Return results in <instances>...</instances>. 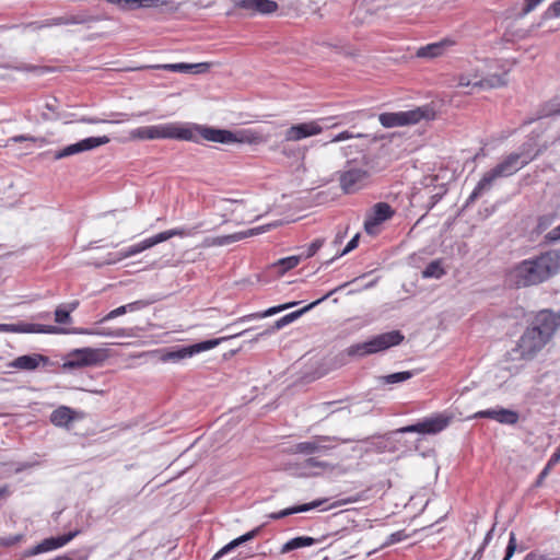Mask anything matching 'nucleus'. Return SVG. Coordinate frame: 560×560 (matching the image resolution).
Instances as JSON below:
<instances>
[{"mask_svg":"<svg viewBox=\"0 0 560 560\" xmlns=\"http://www.w3.org/2000/svg\"><path fill=\"white\" fill-rule=\"evenodd\" d=\"M150 304V302L144 300H138L131 303L126 304L127 312H137L144 307H147Z\"/></svg>","mask_w":560,"mask_h":560,"instance_id":"680f3d73","label":"nucleus"},{"mask_svg":"<svg viewBox=\"0 0 560 560\" xmlns=\"http://www.w3.org/2000/svg\"><path fill=\"white\" fill-rule=\"evenodd\" d=\"M424 117V110L420 107L406 112L383 113L378 116L381 125L385 128L408 126L419 122Z\"/></svg>","mask_w":560,"mask_h":560,"instance_id":"2eb2a0df","label":"nucleus"},{"mask_svg":"<svg viewBox=\"0 0 560 560\" xmlns=\"http://www.w3.org/2000/svg\"><path fill=\"white\" fill-rule=\"evenodd\" d=\"M500 408L501 407H495V408H489V409L477 411L474 415V418L475 419L488 418V419H492V420L497 421Z\"/></svg>","mask_w":560,"mask_h":560,"instance_id":"49530a36","label":"nucleus"},{"mask_svg":"<svg viewBox=\"0 0 560 560\" xmlns=\"http://www.w3.org/2000/svg\"><path fill=\"white\" fill-rule=\"evenodd\" d=\"M97 336L110 338H125L131 336V330L129 328H98Z\"/></svg>","mask_w":560,"mask_h":560,"instance_id":"e433bc0d","label":"nucleus"},{"mask_svg":"<svg viewBox=\"0 0 560 560\" xmlns=\"http://www.w3.org/2000/svg\"><path fill=\"white\" fill-rule=\"evenodd\" d=\"M103 361V354L100 349L80 348L68 353L65 366L69 369H79L84 366L97 365Z\"/></svg>","mask_w":560,"mask_h":560,"instance_id":"4468645a","label":"nucleus"},{"mask_svg":"<svg viewBox=\"0 0 560 560\" xmlns=\"http://www.w3.org/2000/svg\"><path fill=\"white\" fill-rule=\"evenodd\" d=\"M506 84L505 73L503 74H491L486 78H481L478 72H466L458 77L457 86L459 88H471L478 90H490L500 88Z\"/></svg>","mask_w":560,"mask_h":560,"instance_id":"f8f14e48","label":"nucleus"},{"mask_svg":"<svg viewBox=\"0 0 560 560\" xmlns=\"http://www.w3.org/2000/svg\"><path fill=\"white\" fill-rule=\"evenodd\" d=\"M326 502H327V499H318V500H315V501L310 502V503H304V504L287 508L284 510L279 511V512L271 513L269 515V518H271V520H280V518H283V517L292 515V514L308 512L311 510H314L316 508L322 506Z\"/></svg>","mask_w":560,"mask_h":560,"instance_id":"393cba45","label":"nucleus"},{"mask_svg":"<svg viewBox=\"0 0 560 560\" xmlns=\"http://www.w3.org/2000/svg\"><path fill=\"white\" fill-rule=\"evenodd\" d=\"M517 548L516 536L514 532L510 533L508 546L505 548V556L503 560H511Z\"/></svg>","mask_w":560,"mask_h":560,"instance_id":"a18cd8bd","label":"nucleus"},{"mask_svg":"<svg viewBox=\"0 0 560 560\" xmlns=\"http://www.w3.org/2000/svg\"><path fill=\"white\" fill-rule=\"evenodd\" d=\"M545 238L551 243L559 242L560 241V224L558 226H556L555 229H552L551 231H549L546 234Z\"/></svg>","mask_w":560,"mask_h":560,"instance_id":"0e129e2a","label":"nucleus"},{"mask_svg":"<svg viewBox=\"0 0 560 560\" xmlns=\"http://www.w3.org/2000/svg\"><path fill=\"white\" fill-rule=\"evenodd\" d=\"M63 334H75V335H89V336H97L98 328H83V327H75L72 329H65Z\"/></svg>","mask_w":560,"mask_h":560,"instance_id":"3c124183","label":"nucleus"},{"mask_svg":"<svg viewBox=\"0 0 560 560\" xmlns=\"http://www.w3.org/2000/svg\"><path fill=\"white\" fill-rule=\"evenodd\" d=\"M268 226L269 225L254 228V229L247 230L245 232H240V233L242 235H244V238H246V237L254 236V235L260 234L262 232H266L268 230Z\"/></svg>","mask_w":560,"mask_h":560,"instance_id":"338daca9","label":"nucleus"},{"mask_svg":"<svg viewBox=\"0 0 560 560\" xmlns=\"http://www.w3.org/2000/svg\"><path fill=\"white\" fill-rule=\"evenodd\" d=\"M530 159L524 156L522 153L509 154L502 162L483 174L481 179L469 195L466 205L468 206L469 203L475 202L486 191H489L495 179L501 177H509L515 174L525 165H527Z\"/></svg>","mask_w":560,"mask_h":560,"instance_id":"7ed1b4c3","label":"nucleus"},{"mask_svg":"<svg viewBox=\"0 0 560 560\" xmlns=\"http://www.w3.org/2000/svg\"><path fill=\"white\" fill-rule=\"evenodd\" d=\"M453 45L450 39H442L435 43L428 44L418 48L416 56L418 58L432 59L442 56L446 49Z\"/></svg>","mask_w":560,"mask_h":560,"instance_id":"b1692460","label":"nucleus"},{"mask_svg":"<svg viewBox=\"0 0 560 560\" xmlns=\"http://www.w3.org/2000/svg\"><path fill=\"white\" fill-rule=\"evenodd\" d=\"M55 322L58 324H70L72 322L71 313L63 305L55 310Z\"/></svg>","mask_w":560,"mask_h":560,"instance_id":"ea45409f","label":"nucleus"},{"mask_svg":"<svg viewBox=\"0 0 560 560\" xmlns=\"http://www.w3.org/2000/svg\"><path fill=\"white\" fill-rule=\"evenodd\" d=\"M545 14L547 18H560V0L553 1Z\"/></svg>","mask_w":560,"mask_h":560,"instance_id":"052dcab7","label":"nucleus"},{"mask_svg":"<svg viewBox=\"0 0 560 560\" xmlns=\"http://www.w3.org/2000/svg\"><path fill=\"white\" fill-rule=\"evenodd\" d=\"M351 439H342L331 435H314L307 441L296 443L291 446L293 454L302 455H327L330 451L341 443H350Z\"/></svg>","mask_w":560,"mask_h":560,"instance_id":"6e6552de","label":"nucleus"},{"mask_svg":"<svg viewBox=\"0 0 560 560\" xmlns=\"http://www.w3.org/2000/svg\"><path fill=\"white\" fill-rule=\"evenodd\" d=\"M0 332L12 334H57L65 332L61 327L52 325L33 324L19 322L15 324H0Z\"/></svg>","mask_w":560,"mask_h":560,"instance_id":"6ab92c4d","label":"nucleus"},{"mask_svg":"<svg viewBox=\"0 0 560 560\" xmlns=\"http://www.w3.org/2000/svg\"><path fill=\"white\" fill-rule=\"evenodd\" d=\"M101 20H103L102 16H94V15H89V14H75V15H68V16L51 18V22H52V24H55V26L86 24V23H91V22H97Z\"/></svg>","mask_w":560,"mask_h":560,"instance_id":"cd10ccee","label":"nucleus"},{"mask_svg":"<svg viewBox=\"0 0 560 560\" xmlns=\"http://www.w3.org/2000/svg\"><path fill=\"white\" fill-rule=\"evenodd\" d=\"M331 118H319L316 120L292 125L284 131L285 141H300L305 138L319 135L324 128L329 127Z\"/></svg>","mask_w":560,"mask_h":560,"instance_id":"ddd939ff","label":"nucleus"},{"mask_svg":"<svg viewBox=\"0 0 560 560\" xmlns=\"http://www.w3.org/2000/svg\"><path fill=\"white\" fill-rule=\"evenodd\" d=\"M560 327V314L550 310L539 311L520 337L516 351L524 360L534 359L552 339Z\"/></svg>","mask_w":560,"mask_h":560,"instance_id":"f257e3e1","label":"nucleus"},{"mask_svg":"<svg viewBox=\"0 0 560 560\" xmlns=\"http://www.w3.org/2000/svg\"><path fill=\"white\" fill-rule=\"evenodd\" d=\"M556 220V214L555 213H548V214H544V215H540L538 218V222H537V229L542 232L545 230H547Z\"/></svg>","mask_w":560,"mask_h":560,"instance_id":"c03bdc74","label":"nucleus"},{"mask_svg":"<svg viewBox=\"0 0 560 560\" xmlns=\"http://www.w3.org/2000/svg\"><path fill=\"white\" fill-rule=\"evenodd\" d=\"M244 240V235H242L240 232L229 234V235H220V236H213V237H207L205 240L206 246H226L230 244H233L235 242Z\"/></svg>","mask_w":560,"mask_h":560,"instance_id":"c756f323","label":"nucleus"},{"mask_svg":"<svg viewBox=\"0 0 560 560\" xmlns=\"http://www.w3.org/2000/svg\"><path fill=\"white\" fill-rule=\"evenodd\" d=\"M260 530H261V527L258 526V527L245 533L244 535L235 538V540H236L237 545L241 546V545L254 539L255 537H257L259 535Z\"/></svg>","mask_w":560,"mask_h":560,"instance_id":"09e8293b","label":"nucleus"},{"mask_svg":"<svg viewBox=\"0 0 560 560\" xmlns=\"http://www.w3.org/2000/svg\"><path fill=\"white\" fill-rule=\"evenodd\" d=\"M404 339L405 336L399 330H392L376 335L364 342L350 346L347 353L357 357L375 354L400 345Z\"/></svg>","mask_w":560,"mask_h":560,"instance_id":"39448f33","label":"nucleus"},{"mask_svg":"<svg viewBox=\"0 0 560 560\" xmlns=\"http://www.w3.org/2000/svg\"><path fill=\"white\" fill-rule=\"evenodd\" d=\"M24 539V534H15L5 537H0V547L9 548L22 542Z\"/></svg>","mask_w":560,"mask_h":560,"instance_id":"37998d69","label":"nucleus"},{"mask_svg":"<svg viewBox=\"0 0 560 560\" xmlns=\"http://www.w3.org/2000/svg\"><path fill=\"white\" fill-rule=\"evenodd\" d=\"M152 68L163 69L166 71L178 72V73H203L209 70L210 65L207 62H199V63L178 62V63L156 65V66H153Z\"/></svg>","mask_w":560,"mask_h":560,"instance_id":"5701e85b","label":"nucleus"},{"mask_svg":"<svg viewBox=\"0 0 560 560\" xmlns=\"http://www.w3.org/2000/svg\"><path fill=\"white\" fill-rule=\"evenodd\" d=\"M236 547H238L237 542L235 539H233L232 541H230L229 544H226L224 547H222L212 558V560H219L221 557H223L224 555L229 553L230 551H232L233 549H235Z\"/></svg>","mask_w":560,"mask_h":560,"instance_id":"4d7b16f0","label":"nucleus"},{"mask_svg":"<svg viewBox=\"0 0 560 560\" xmlns=\"http://www.w3.org/2000/svg\"><path fill=\"white\" fill-rule=\"evenodd\" d=\"M81 534L80 528H75L73 530H70L69 533L59 535V536H52L45 538L31 549H27L25 551V557H34L40 553L50 552L54 550H57L59 548H62L67 544H69L72 539H74L78 535Z\"/></svg>","mask_w":560,"mask_h":560,"instance_id":"dca6fc26","label":"nucleus"},{"mask_svg":"<svg viewBox=\"0 0 560 560\" xmlns=\"http://www.w3.org/2000/svg\"><path fill=\"white\" fill-rule=\"evenodd\" d=\"M126 313H128L126 305H121V306L110 311L109 313H107L98 323H105V322L112 320L118 316L126 314Z\"/></svg>","mask_w":560,"mask_h":560,"instance_id":"864d4df0","label":"nucleus"},{"mask_svg":"<svg viewBox=\"0 0 560 560\" xmlns=\"http://www.w3.org/2000/svg\"><path fill=\"white\" fill-rule=\"evenodd\" d=\"M523 14H528L534 11L544 0H524Z\"/></svg>","mask_w":560,"mask_h":560,"instance_id":"69168bd1","label":"nucleus"},{"mask_svg":"<svg viewBox=\"0 0 560 560\" xmlns=\"http://www.w3.org/2000/svg\"><path fill=\"white\" fill-rule=\"evenodd\" d=\"M153 140L155 139H175L187 141L194 139L188 129V122H166L152 126Z\"/></svg>","mask_w":560,"mask_h":560,"instance_id":"f3484780","label":"nucleus"},{"mask_svg":"<svg viewBox=\"0 0 560 560\" xmlns=\"http://www.w3.org/2000/svg\"><path fill=\"white\" fill-rule=\"evenodd\" d=\"M260 530H261V527L258 526V527L245 533L244 535L235 538V540H236L237 545L241 546V545L254 539L255 537H257L259 535Z\"/></svg>","mask_w":560,"mask_h":560,"instance_id":"8fccbe9b","label":"nucleus"},{"mask_svg":"<svg viewBox=\"0 0 560 560\" xmlns=\"http://www.w3.org/2000/svg\"><path fill=\"white\" fill-rule=\"evenodd\" d=\"M446 273L442 265V259L432 260L422 271L424 279L433 278L441 279Z\"/></svg>","mask_w":560,"mask_h":560,"instance_id":"7c9ffc66","label":"nucleus"},{"mask_svg":"<svg viewBox=\"0 0 560 560\" xmlns=\"http://www.w3.org/2000/svg\"><path fill=\"white\" fill-rule=\"evenodd\" d=\"M196 230H197V228H192V229L176 228V229L163 231L161 233H158L156 235L148 237L137 244H133L127 248L121 249L118 253V255H119L118 260L138 255V254L144 252L145 249H149V248H151L162 242H165L174 236H180V237L191 236L196 233Z\"/></svg>","mask_w":560,"mask_h":560,"instance_id":"1a4fd4ad","label":"nucleus"},{"mask_svg":"<svg viewBox=\"0 0 560 560\" xmlns=\"http://www.w3.org/2000/svg\"><path fill=\"white\" fill-rule=\"evenodd\" d=\"M249 330H243L241 332L234 334L230 337H222L215 339L203 340L194 345L185 346V347H174L171 349H164L160 351V361L162 362H173L177 363L185 359L191 358L195 354H198L203 351L211 350L219 346L222 341H225L230 338L243 336Z\"/></svg>","mask_w":560,"mask_h":560,"instance_id":"423d86ee","label":"nucleus"},{"mask_svg":"<svg viewBox=\"0 0 560 560\" xmlns=\"http://www.w3.org/2000/svg\"><path fill=\"white\" fill-rule=\"evenodd\" d=\"M394 214L392 207L386 202H377L371 213L365 218L364 229L366 233L372 234L374 229L382 222L390 219Z\"/></svg>","mask_w":560,"mask_h":560,"instance_id":"aec40b11","label":"nucleus"},{"mask_svg":"<svg viewBox=\"0 0 560 560\" xmlns=\"http://www.w3.org/2000/svg\"><path fill=\"white\" fill-rule=\"evenodd\" d=\"M518 419H520L518 412H516L512 409H506V408L501 407L499 410V413H498L497 422H499L501 424L513 425V424L517 423Z\"/></svg>","mask_w":560,"mask_h":560,"instance_id":"f704fd0d","label":"nucleus"},{"mask_svg":"<svg viewBox=\"0 0 560 560\" xmlns=\"http://www.w3.org/2000/svg\"><path fill=\"white\" fill-rule=\"evenodd\" d=\"M109 141L110 139L107 136L89 137L56 151L54 153V160H61L74 154L90 151L101 145L107 144Z\"/></svg>","mask_w":560,"mask_h":560,"instance_id":"a211bd4d","label":"nucleus"},{"mask_svg":"<svg viewBox=\"0 0 560 560\" xmlns=\"http://www.w3.org/2000/svg\"><path fill=\"white\" fill-rule=\"evenodd\" d=\"M451 418L436 413L431 417L424 418L415 424L406 425L397 430L398 433H420V434H436L446 429L450 424Z\"/></svg>","mask_w":560,"mask_h":560,"instance_id":"9b49d317","label":"nucleus"},{"mask_svg":"<svg viewBox=\"0 0 560 560\" xmlns=\"http://www.w3.org/2000/svg\"><path fill=\"white\" fill-rule=\"evenodd\" d=\"M74 410L67 406H60L50 413V422L59 428H68L74 420Z\"/></svg>","mask_w":560,"mask_h":560,"instance_id":"a878e982","label":"nucleus"},{"mask_svg":"<svg viewBox=\"0 0 560 560\" xmlns=\"http://www.w3.org/2000/svg\"><path fill=\"white\" fill-rule=\"evenodd\" d=\"M364 137V135L362 133H352L350 131H342L338 135H336L330 141L329 143H334V142H340V141H345V140H348V139H352V138H362ZM325 145L328 144V142L324 143Z\"/></svg>","mask_w":560,"mask_h":560,"instance_id":"603ef678","label":"nucleus"},{"mask_svg":"<svg viewBox=\"0 0 560 560\" xmlns=\"http://www.w3.org/2000/svg\"><path fill=\"white\" fill-rule=\"evenodd\" d=\"M323 244H324V240H322V238H317V240L313 241L307 246L304 257L310 258V257L314 256L319 250V248L323 246Z\"/></svg>","mask_w":560,"mask_h":560,"instance_id":"5fc2aeb1","label":"nucleus"},{"mask_svg":"<svg viewBox=\"0 0 560 560\" xmlns=\"http://www.w3.org/2000/svg\"><path fill=\"white\" fill-rule=\"evenodd\" d=\"M410 536L404 530H397L395 533H392L386 540L383 542L382 547H388L392 545H395L397 542L404 541L408 539Z\"/></svg>","mask_w":560,"mask_h":560,"instance_id":"a19ab883","label":"nucleus"},{"mask_svg":"<svg viewBox=\"0 0 560 560\" xmlns=\"http://www.w3.org/2000/svg\"><path fill=\"white\" fill-rule=\"evenodd\" d=\"M523 560H552L548 553L540 550H533L528 552Z\"/></svg>","mask_w":560,"mask_h":560,"instance_id":"bf43d9fd","label":"nucleus"},{"mask_svg":"<svg viewBox=\"0 0 560 560\" xmlns=\"http://www.w3.org/2000/svg\"><path fill=\"white\" fill-rule=\"evenodd\" d=\"M301 260V256H289L285 258H281L278 260L277 266L279 267L280 271L283 273L288 270H291L295 268Z\"/></svg>","mask_w":560,"mask_h":560,"instance_id":"4c0bfd02","label":"nucleus"},{"mask_svg":"<svg viewBox=\"0 0 560 560\" xmlns=\"http://www.w3.org/2000/svg\"><path fill=\"white\" fill-rule=\"evenodd\" d=\"M416 373L413 371H402V372H396L388 375H384L381 377L382 382L384 384H397L402 383L405 381H408L412 376H415Z\"/></svg>","mask_w":560,"mask_h":560,"instance_id":"c9c22d12","label":"nucleus"},{"mask_svg":"<svg viewBox=\"0 0 560 560\" xmlns=\"http://www.w3.org/2000/svg\"><path fill=\"white\" fill-rule=\"evenodd\" d=\"M236 547H238L237 542L235 539H233L232 541H230L229 544H226L224 547H222L212 558V560H219L221 557H223L224 555L229 553L230 551H232L233 549H235Z\"/></svg>","mask_w":560,"mask_h":560,"instance_id":"13d9d810","label":"nucleus"},{"mask_svg":"<svg viewBox=\"0 0 560 560\" xmlns=\"http://www.w3.org/2000/svg\"><path fill=\"white\" fill-rule=\"evenodd\" d=\"M323 540H324V537H322L319 539L308 537V536L294 537L282 545V547L280 549V553H282V555L289 553L293 550L304 548V547H310L317 542H322Z\"/></svg>","mask_w":560,"mask_h":560,"instance_id":"c85d7f7f","label":"nucleus"},{"mask_svg":"<svg viewBox=\"0 0 560 560\" xmlns=\"http://www.w3.org/2000/svg\"><path fill=\"white\" fill-rule=\"evenodd\" d=\"M110 116L114 117V119L107 120V119L97 118V117H83L80 119V121L84 122V124L96 125V124H103V122L118 124V122H122V121H126L129 119L128 114H125V113H112Z\"/></svg>","mask_w":560,"mask_h":560,"instance_id":"72a5a7b5","label":"nucleus"},{"mask_svg":"<svg viewBox=\"0 0 560 560\" xmlns=\"http://www.w3.org/2000/svg\"><path fill=\"white\" fill-rule=\"evenodd\" d=\"M360 234L357 233L346 245L339 256H343L358 247Z\"/></svg>","mask_w":560,"mask_h":560,"instance_id":"e2e57ef3","label":"nucleus"},{"mask_svg":"<svg viewBox=\"0 0 560 560\" xmlns=\"http://www.w3.org/2000/svg\"><path fill=\"white\" fill-rule=\"evenodd\" d=\"M345 285L346 284H342V285H340L338 288H335L334 290L329 291L328 293H326L320 299L312 302L311 304L304 306L303 308H301L299 311L291 312V313L282 316L281 318L277 319L269 328H267L264 331L257 334L250 341L252 342L258 341L259 339H261L264 337H267V336H270V335L275 334L276 331L284 328L287 325H289V324L293 323L294 320H296L304 313L308 312L310 310H312L313 307H315L316 305H318L319 303H322L323 301L328 299L330 295H332L335 292H337L339 289L343 288Z\"/></svg>","mask_w":560,"mask_h":560,"instance_id":"9d476101","label":"nucleus"},{"mask_svg":"<svg viewBox=\"0 0 560 560\" xmlns=\"http://www.w3.org/2000/svg\"><path fill=\"white\" fill-rule=\"evenodd\" d=\"M299 302H289V303H285V304H281V305H277V306H272V307H269L268 310L264 311V312H256V313H252V314H248V315H245L241 318H238L235 323L232 324L233 325H236L238 323H246V322H249V320H254V319H261V318H265V317H268V316H272L279 312H282L284 310H288V308H291L295 305H298Z\"/></svg>","mask_w":560,"mask_h":560,"instance_id":"bb28decb","label":"nucleus"},{"mask_svg":"<svg viewBox=\"0 0 560 560\" xmlns=\"http://www.w3.org/2000/svg\"><path fill=\"white\" fill-rule=\"evenodd\" d=\"M236 8L250 12V14L268 15L277 11L278 4L272 0H234Z\"/></svg>","mask_w":560,"mask_h":560,"instance_id":"412c9836","label":"nucleus"},{"mask_svg":"<svg viewBox=\"0 0 560 560\" xmlns=\"http://www.w3.org/2000/svg\"><path fill=\"white\" fill-rule=\"evenodd\" d=\"M551 469L547 466L544 467V469L539 472L537 479H536V482H535V486L536 487H540L545 480V478L549 475V471Z\"/></svg>","mask_w":560,"mask_h":560,"instance_id":"774afa93","label":"nucleus"},{"mask_svg":"<svg viewBox=\"0 0 560 560\" xmlns=\"http://www.w3.org/2000/svg\"><path fill=\"white\" fill-rule=\"evenodd\" d=\"M188 129L191 132L194 139H188L187 141H192L198 143L199 137L206 141L217 142L222 144H232V143H256L258 140V136L250 130H237L231 131L228 129L214 128L206 125H198L194 122H188Z\"/></svg>","mask_w":560,"mask_h":560,"instance_id":"20e7f679","label":"nucleus"},{"mask_svg":"<svg viewBox=\"0 0 560 560\" xmlns=\"http://www.w3.org/2000/svg\"><path fill=\"white\" fill-rule=\"evenodd\" d=\"M560 268V252L550 250L535 258L525 259L514 267L511 280L517 288L539 284Z\"/></svg>","mask_w":560,"mask_h":560,"instance_id":"f03ea898","label":"nucleus"},{"mask_svg":"<svg viewBox=\"0 0 560 560\" xmlns=\"http://www.w3.org/2000/svg\"><path fill=\"white\" fill-rule=\"evenodd\" d=\"M360 116L365 117L366 114L363 112H352L343 114L341 116L330 117L331 119L329 121V127H338L341 125L352 124Z\"/></svg>","mask_w":560,"mask_h":560,"instance_id":"473e14b6","label":"nucleus"},{"mask_svg":"<svg viewBox=\"0 0 560 560\" xmlns=\"http://www.w3.org/2000/svg\"><path fill=\"white\" fill-rule=\"evenodd\" d=\"M130 137L138 140H153L152 126L138 127L130 131Z\"/></svg>","mask_w":560,"mask_h":560,"instance_id":"58836bf2","label":"nucleus"},{"mask_svg":"<svg viewBox=\"0 0 560 560\" xmlns=\"http://www.w3.org/2000/svg\"><path fill=\"white\" fill-rule=\"evenodd\" d=\"M540 117L559 116L560 115V95H557L546 102L540 110Z\"/></svg>","mask_w":560,"mask_h":560,"instance_id":"2f4dec72","label":"nucleus"},{"mask_svg":"<svg viewBox=\"0 0 560 560\" xmlns=\"http://www.w3.org/2000/svg\"><path fill=\"white\" fill-rule=\"evenodd\" d=\"M51 26H55V24H52L51 22V18L50 19H46V20H43V21H34V22H30V23H26L24 25H22V28L23 31H39V30H43V28H47V27H51Z\"/></svg>","mask_w":560,"mask_h":560,"instance_id":"79ce46f5","label":"nucleus"},{"mask_svg":"<svg viewBox=\"0 0 560 560\" xmlns=\"http://www.w3.org/2000/svg\"><path fill=\"white\" fill-rule=\"evenodd\" d=\"M9 142H24V141H27V142H40V144H44L46 142V140L44 138H36V137H33V136H28V135H19V136H13L11 137L9 140Z\"/></svg>","mask_w":560,"mask_h":560,"instance_id":"de8ad7c7","label":"nucleus"},{"mask_svg":"<svg viewBox=\"0 0 560 560\" xmlns=\"http://www.w3.org/2000/svg\"><path fill=\"white\" fill-rule=\"evenodd\" d=\"M47 357L39 353H33L15 358L9 363V368L15 370L34 371L39 366L40 363L47 364Z\"/></svg>","mask_w":560,"mask_h":560,"instance_id":"4be33fe9","label":"nucleus"},{"mask_svg":"<svg viewBox=\"0 0 560 560\" xmlns=\"http://www.w3.org/2000/svg\"><path fill=\"white\" fill-rule=\"evenodd\" d=\"M338 174L339 185L345 194H354L364 188L370 178L366 163L358 160L347 161Z\"/></svg>","mask_w":560,"mask_h":560,"instance_id":"0eeeda50","label":"nucleus"},{"mask_svg":"<svg viewBox=\"0 0 560 560\" xmlns=\"http://www.w3.org/2000/svg\"><path fill=\"white\" fill-rule=\"evenodd\" d=\"M305 466L306 467H317L320 469H328L330 468V464L324 460H318L316 457L311 456L307 459H305Z\"/></svg>","mask_w":560,"mask_h":560,"instance_id":"6e6d98bb","label":"nucleus"}]
</instances>
